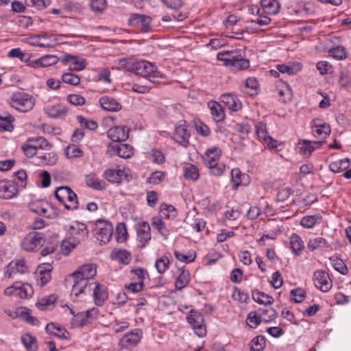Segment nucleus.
I'll return each mask as SVG.
<instances>
[{
	"label": "nucleus",
	"mask_w": 351,
	"mask_h": 351,
	"mask_svg": "<svg viewBox=\"0 0 351 351\" xmlns=\"http://www.w3.org/2000/svg\"><path fill=\"white\" fill-rule=\"evenodd\" d=\"M46 114L51 118L57 119L64 117L66 114V109L60 106H53L45 109Z\"/></svg>",
	"instance_id": "34"
},
{
	"label": "nucleus",
	"mask_w": 351,
	"mask_h": 351,
	"mask_svg": "<svg viewBox=\"0 0 351 351\" xmlns=\"http://www.w3.org/2000/svg\"><path fill=\"white\" fill-rule=\"evenodd\" d=\"M220 99L221 103L232 111L236 112L241 108V102L234 95L230 93L223 94L221 96Z\"/></svg>",
	"instance_id": "20"
},
{
	"label": "nucleus",
	"mask_w": 351,
	"mask_h": 351,
	"mask_svg": "<svg viewBox=\"0 0 351 351\" xmlns=\"http://www.w3.org/2000/svg\"><path fill=\"white\" fill-rule=\"evenodd\" d=\"M87 287L88 282H85L84 280H79L78 279H73L71 295L78 297L80 295L85 292Z\"/></svg>",
	"instance_id": "42"
},
{
	"label": "nucleus",
	"mask_w": 351,
	"mask_h": 351,
	"mask_svg": "<svg viewBox=\"0 0 351 351\" xmlns=\"http://www.w3.org/2000/svg\"><path fill=\"white\" fill-rule=\"evenodd\" d=\"M32 142L33 141L29 138L21 147L23 153L28 158L36 156L39 154L37 150H36Z\"/></svg>",
	"instance_id": "48"
},
{
	"label": "nucleus",
	"mask_w": 351,
	"mask_h": 351,
	"mask_svg": "<svg viewBox=\"0 0 351 351\" xmlns=\"http://www.w3.org/2000/svg\"><path fill=\"white\" fill-rule=\"evenodd\" d=\"M136 231L137 245L143 247L151 239L150 226L147 222L143 221L135 226Z\"/></svg>",
	"instance_id": "9"
},
{
	"label": "nucleus",
	"mask_w": 351,
	"mask_h": 351,
	"mask_svg": "<svg viewBox=\"0 0 351 351\" xmlns=\"http://www.w3.org/2000/svg\"><path fill=\"white\" fill-rule=\"evenodd\" d=\"M55 197L66 210H75L78 208L77 195L69 186L58 187L55 191Z\"/></svg>",
	"instance_id": "3"
},
{
	"label": "nucleus",
	"mask_w": 351,
	"mask_h": 351,
	"mask_svg": "<svg viewBox=\"0 0 351 351\" xmlns=\"http://www.w3.org/2000/svg\"><path fill=\"white\" fill-rule=\"evenodd\" d=\"M59 58L54 55H45L40 58L41 66L46 67L56 64Z\"/></svg>",
	"instance_id": "61"
},
{
	"label": "nucleus",
	"mask_w": 351,
	"mask_h": 351,
	"mask_svg": "<svg viewBox=\"0 0 351 351\" xmlns=\"http://www.w3.org/2000/svg\"><path fill=\"white\" fill-rule=\"evenodd\" d=\"M133 74L136 76H142L146 80V84L143 85L133 84V92L139 93H145L149 90L150 88L147 84V83L150 82L158 83L157 81L150 78H165V75L157 70L156 66L147 61L134 62L133 60Z\"/></svg>",
	"instance_id": "1"
},
{
	"label": "nucleus",
	"mask_w": 351,
	"mask_h": 351,
	"mask_svg": "<svg viewBox=\"0 0 351 351\" xmlns=\"http://www.w3.org/2000/svg\"><path fill=\"white\" fill-rule=\"evenodd\" d=\"M66 155L68 158H80L84 154L83 151L75 145H70L65 149Z\"/></svg>",
	"instance_id": "56"
},
{
	"label": "nucleus",
	"mask_w": 351,
	"mask_h": 351,
	"mask_svg": "<svg viewBox=\"0 0 351 351\" xmlns=\"http://www.w3.org/2000/svg\"><path fill=\"white\" fill-rule=\"evenodd\" d=\"M221 151L218 147L208 149L204 157V164L206 167H213L219 162Z\"/></svg>",
	"instance_id": "23"
},
{
	"label": "nucleus",
	"mask_w": 351,
	"mask_h": 351,
	"mask_svg": "<svg viewBox=\"0 0 351 351\" xmlns=\"http://www.w3.org/2000/svg\"><path fill=\"white\" fill-rule=\"evenodd\" d=\"M13 120V117L7 112L0 114V131L11 132L13 129V125H12Z\"/></svg>",
	"instance_id": "38"
},
{
	"label": "nucleus",
	"mask_w": 351,
	"mask_h": 351,
	"mask_svg": "<svg viewBox=\"0 0 351 351\" xmlns=\"http://www.w3.org/2000/svg\"><path fill=\"white\" fill-rule=\"evenodd\" d=\"M95 237L101 243H108L113 234V227L111 223L98 220L95 230Z\"/></svg>",
	"instance_id": "7"
},
{
	"label": "nucleus",
	"mask_w": 351,
	"mask_h": 351,
	"mask_svg": "<svg viewBox=\"0 0 351 351\" xmlns=\"http://www.w3.org/2000/svg\"><path fill=\"white\" fill-rule=\"evenodd\" d=\"M45 330L47 333L56 336L60 339H68L66 335V334H69L66 330L57 324L52 322L47 324Z\"/></svg>",
	"instance_id": "28"
},
{
	"label": "nucleus",
	"mask_w": 351,
	"mask_h": 351,
	"mask_svg": "<svg viewBox=\"0 0 351 351\" xmlns=\"http://www.w3.org/2000/svg\"><path fill=\"white\" fill-rule=\"evenodd\" d=\"M252 298L255 302L261 304H271L274 302L271 296L258 290L252 291Z\"/></svg>",
	"instance_id": "37"
},
{
	"label": "nucleus",
	"mask_w": 351,
	"mask_h": 351,
	"mask_svg": "<svg viewBox=\"0 0 351 351\" xmlns=\"http://www.w3.org/2000/svg\"><path fill=\"white\" fill-rule=\"evenodd\" d=\"M14 184H20L21 186L25 187L26 185L27 174L26 172L21 169L14 173Z\"/></svg>",
	"instance_id": "64"
},
{
	"label": "nucleus",
	"mask_w": 351,
	"mask_h": 351,
	"mask_svg": "<svg viewBox=\"0 0 351 351\" xmlns=\"http://www.w3.org/2000/svg\"><path fill=\"white\" fill-rule=\"evenodd\" d=\"M188 322L192 326L195 333L199 337H203L206 334V326L204 324V317L201 313L192 309L187 316Z\"/></svg>",
	"instance_id": "6"
},
{
	"label": "nucleus",
	"mask_w": 351,
	"mask_h": 351,
	"mask_svg": "<svg viewBox=\"0 0 351 351\" xmlns=\"http://www.w3.org/2000/svg\"><path fill=\"white\" fill-rule=\"evenodd\" d=\"M245 177L244 174H242L239 169H233L231 171L232 181L234 184L232 189L237 190L239 186L241 184V178Z\"/></svg>",
	"instance_id": "59"
},
{
	"label": "nucleus",
	"mask_w": 351,
	"mask_h": 351,
	"mask_svg": "<svg viewBox=\"0 0 351 351\" xmlns=\"http://www.w3.org/2000/svg\"><path fill=\"white\" fill-rule=\"evenodd\" d=\"M261 322L262 319L256 312H250L247 315L246 322L250 328H256Z\"/></svg>",
	"instance_id": "58"
},
{
	"label": "nucleus",
	"mask_w": 351,
	"mask_h": 351,
	"mask_svg": "<svg viewBox=\"0 0 351 351\" xmlns=\"http://www.w3.org/2000/svg\"><path fill=\"white\" fill-rule=\"evenodd\" d=\"M261 315L265 316L262 319L264 322H269L275 319L278 317V313L273 308H269L262 311Z\"/></svg>",
	"instance_id": "62"
},
{
	"label": "nucleus",
	"mask_w": 351,
	"mask_h": 351,
	"mask_svg": "<svg viewBox=\"0 0 351 351\" xmlns=\"http://www.w3.org/2000/svg\"><path fill=\"white\" fill-rule=\"evenodd\" d=\"M209 106L213 117L216 122H219L224 119L225 114L220 104L217 102H213L211 105L209 104Z\"/></svg>",
	"instance_id": "41"
},
{
	"label": "nucleus",
	"mask_w": 351,
	"mask_h": 351,
	"mask_svg": "<svg viewBox=\"0 0 351 351\" xmlns=\"http://www.w3.org/2000/svg\"><path fill=\"white\" fill-rule=\"evenodd\" d=\"M189 273L183 270L176 278L175 286L176 289L181 290L189 282Z\"/></svg>",
	"instance_id": "46"
},
{
	"label": "nucleus",
	"mask_w": 351,
	"mask_h": 351,
	"mask_svg": "<svg viewBox=\"0 0 351 351\" xmlns=\"http://www.w3.org/2000/svg\"><path fill=\"white\" fill-rule=\"evenodd\" d=\"M10 104L17 110L25 112L33 108L34 99L27 93L16 92L12 95Z\"/></svg>",
	"instance_id": "5"
},
{
	"label": "nucleus",
	"mask_w": 351,
	"mask_h": 351,
	"mask_svg": "<svg viewBox=\"0 0 351 351\" xmlns=\"http://www.w3.org/2000/svg\"><path fill=\"white\" fill-rule=\"evenodd\" d=\"M22 341L28 351H36V339L30 334L26 333L22 337Z\"/></svg>",
	"instance_id": "47"
},
{
	"label": "nucleus",
	"mask_w": 351,
	"mask_h": 351,
	"mask_svg": "<svg viewBox=\"0 0 351 351\" xmlns=\"http://www.w3.org/2000/svg\"><path fill=\"white\" fill-rule=\"evenodd\" d=\"M32 294L33 289L30 285L24 284L23 285H19V283L18 284L16 296H19L21 298H27L31 297Z\"/></svg>",
	"instance_id": "51"
},
{
	"label": "nucleus",
	"mask_w": 351,
	"mask_h": 351,
	"mask_svg": "<svg viewBox=\"0 0 351 351\" xmlns=\"http://www.w3.org/2000/svg\"><path fill=\"white\" fill-rule=\"evenodd\" d=\"M76 119L81 126L89 130H94L98 127V124L95 121L87 119L82 115L77 116Z\"/></svg>",
	"instance_id": "50"
},
{
	"label": "nucleus",
	"mask_w": 351,
	"mask_h": 351,
	"mask_svg": "<svg viewBox=\"0 0 351 351\" xmlns=\"http://www.w3.org/2000/svg\"><path fill=\"white\" fill-rule=\"evenodd\" d=\"M69 232L75 240L77 241V243L86 239L88 235L86 225L79 221L74 222L70 226Z\"/></svg>",
	"instance_id": "15"
},
{
	"label": "nucleus",
	"mask_w": 351,
	"mask_h": 351,
	"mask_svg": "<svg viewBox=\"0 0 351 351\" xmlns=\"http://www.w3.org/2000/svg\"><path fill=\"white\" fill-rule=\"evenodd\" d=\"M96 273L97 270L95 265L85 264L73 272L71 277L79 280H84L85 282H88V279L93 278L96 275Z\"/></svg>",
	"instance_id": "10"
},
{
	"label": "nucleus",
	"mask_w": 351,
	"mask_h": 351,
	"mask_svg": "<svg viewBox=\"0 0 351 351\" xmlns=\"http://www.w3.org/2000/svg\"><path fill=\"white\" fill-rule=\"evenodd\" d=\"M350 162L351 161L349 158H344L337 161H334L329 165V169L331 171L335 173H341L349 168Z\"/></svg>",
	"instance_id": "32"
},
{
	"label": "nucleus",
	"mask_w": 351,
	"mask_h": 351,
	"mask_svg": "<svg viewBox=\"0 0 351 351\" xmlns=\"http://www.w3.org/2000/svg\"><path fill=\"white\" fill-rule=\"evenodd\" d=\"M107 152L112 156L117 154L123 158H130L132 156V147L129 144L110 143L108 145Z\"/></svg>",
	"instance_id": "11"
},
{
	"label": "nucleus",
	"mask_w": 351,
	"mask_h": 351,
	"mask_svg": "<svg viewBox=\"0 0 351 351\" xmlns=\"http://www.w3.org/2000/svg\"><path fill=\"white\" fill-rule=\"evenodd\" d=\"M52 269V266L49 263L43 264L38 267L37 277L38 280L40 281V286H45L51 280Z\"/></svg>",
	"instance_id": "21"
},
{
	"label": "nucleus",
	"mask_w": 351,
	"mask_h": 351,
	"mask_svg": "<svg viewBox=\"0 0 351 351\" xmlns=\"http://www.w3.org/2000/svg\"><path fill=\"white\" fill-rule=\"evenodd\" d=\"M57 297L54 294L44 297L36 303V306L40 311L49 310L50 306L55 304Z\"/></svg>",
	"instance_id": "35"
},
{
	"label": "nucleus",
	"mask_w": 351,
	"mask_h": 351,
	"mask_svg": "<svg viewBox=\"0 0 351 351\" xmlns=\"http://www.w3.org/2000/svg\"><path fill=\"white\" fill-rule=\"evenodd\" d=\"M32 140L33 145L35 147L36 150L43 149L48 151L51 148V144L47 141V139L42 136H38L35 138H29Z\"/></svg>",
	"instance_id": "44"
},
{
	"label": "nucleus",
	"mask_w": 351,
	"mask_h": 351,
	"mask_svg": "<svg viewBox=\"0 0 351 351\" xmlns=\"http://www.w3.org/2000/svg\"><path fill=\"white\" fill-rule=\"evenodd\" d=\"M313 281L315 286L323 292H328L332 286L329 274L323 270L315 271Z\"/></svg>",
	"instance_id": "8"
},
{
	"label": "nucleus",
	"mask_w": 351,
	"mask_h": 351,
	"mask_svg": "<svg viewBox=\"0 0 351 351\" xmlns=\"http://www.w3.org/2000/svg\"><path fill=\"white\" fill-rule=\"evenodd\" d=\"M130 129L124 126H116L108 130V136L113 141L117 143L124 141L129 137Z\"/></svg>",
	"instance_id": "14"
},
{
	"label": "nucleus",
	"mask_w": 351,
	"mask_h": 351,
	"mask_svg": "<svg viewBox=\"0 0 351 351\" xmlns=\"http://www.w3.org/2000/svg\"><path fill=\"white\" fill-rule=\"evenodd\" d=\"M321 219V217L317 215H308L302 218L300 224L302 226L306 228H311L315 224Z\"/></svg>",
	"instance_id": "55"
},
{
	"label": "nucleus",
	"mask_w": 351,
	"mask_h": 351,
	"mask_svg": "<svg viewBox=\"0 0 351 351\" xmlns=\"http://www.w3.org/2000/svg\"><path fill=\"white\" fill-rule=\"evenodd\" d=\"M18 189L13 182L7 180L0 181V198L9 199L15 197Z\"/></svg>",
	"instance_id": "17"
},
{
	"label": "nucleus",
	"mask_w": 351,
	"mask_h": 351,
	"mask_svg": "<svg viewBox=\"0 0 351 351\" xmlns=\"http://www.w3.org/2000/svg\"><path fill=\"white\" fill-rule=\"evenodd\" d=\"M119 351H132V332H129L120 340Z\"/></svg>",
	"instance_id": "54"
},
{
	"label": "nucleus",
	"mask_w": 351,
	"mask_h": 351,
	"mask_svg": "<svg viewBox=\"0 0 351 351\" xmlns=\"http://www.w3.org/2000/svg\"><path fill=\"white\" fill-rule=\"evenodd\" d=\"M93 297L97 306H101L108 298V292L100 284L97 283L93 290Z\"/></svg>",
	"instance_id": "29"
},
{
	"label": "nucleus",
	"mask_w": 351,
	"mask_h": 351,
	"mask_svg": "<svg viewBox=\"0 0 351 351\" xmlns=\"http://www.w3.org/2000/svg\"><path fill=\"white\" fill-rule=\"evenodd\" d=\"M25 3L26 6L33 7L38 10H41L49 5L50 0H25Z\"/></svg>",
	"instance_id": "53"
},
{
	"label": "nucleus",
	"mask_w": 351,
	"mask_h": 351,
	"mask_svg": "<svg viewBox=\"0 0 351 351\" xmlns=\"http://www.w3.org/2000/svg\"><path fill=\"white\" fill-rule=\"evenodd\" d=\"M45 241L44 234L32 231L24 237L21 243V247L27 252H36L44 244Z\"/></svg>",
	"instance_id": "4"
},
{
	"label": "nucleus",
	"mask_w": 351,
	"mask_h": 351,
	"mask_svg": "<svg viewBox=\"0 0 351 351\" xmlns=\"http://www.w3.org/2000/svg\"><path fill=\"white\" fill-rule=\"evenodd\" d=\"M61 62L65 65L69 64V70L71 71H80L86 67V62L84 59L71 54L65 55Z\"/></svg>",
	"instance_id": "13"
},
{
	"label": "nucleus",
	"mask_w": 351,
	"mask_h": 351,
	"mask_svg": "<svg viewBox=\"0 0 351 351\" xmlns=\"http://www.w3.org/2000/svg\"><path fill=\"white\" fill-rule=\"evenodd\" d=\"M217 59L234 71L245 70L250 66V61L245 58V52L241 49L219 52Z\"/></svg>",
	"instance_id": "2"
},
{
	"label": "nucleus",
	"mask_w": 351,
	"mask_h": 351,
	"mask_svg": "<svg viewBox=\"0 0 351 351\" xmlns=\"http://www.w3.org/2000/svg\"><path fill=\"white\" fill-rule=\"evenodd\" d=\"M276 69L282 74H288L289 75H295L302 69V65L300 63L289 64H278Z\"/></svg>",
	"instance_id": "33"
},
{
	"label": "nucleus",
	"mask_w": 351,
	"mask_h": 351,
	"mask_svg": "<svg viewBox=\"0 0 351 351\" xmlns=\"http://www.w3.org/2000/svg\"><path fill=\"white\" fill-rule=\"evenodd\" d=\"M116 240L118 243L124 242L128 236L126 226L124 223H119L115 229Z\"/></svg>",
	"instance_id": "45"
},
{
	"label": "nucleus",
	"mask_w": 351,
	"mask_h": 351,
	"mask_svg": "<svg viewBox=\"0 0 351 351\" xmlns=\"http://www.w3.org/2000/svg\"><path fill=\"white\" fill-rule=\"evenodd\" d=\"M152 226L156 228L158 232L164 237L167 238L169 234V230L165 226V223L162 219L159 217H155L152 219Z\"/></svg>",
	"instance_id": "43"
},
{
	"label": "nucleus",
	"mask_w": 351,
	"mask_h": 351,
	"mask_svg": "<svg viewBox=\"0 0 351 351\" xmlns=\"http://www.w3.org/2000/svg\"><path fill=\"white\" fill-rule=\"evenodd\" d=\"M265 347V339L262 335L255 337L251 341V351H263Z\"/></svg>",
	"instance_id": "49"
},
{
	"label": "nucleus",
	"mask_w": 351,
	"mask_h": 351,
	"mask_svg": "<svg viewBox=\"0 0 351 351\" xmlns=\"http://www.w3.org/2000/svg\"><path fill=\"white\" fill-rule=\"evenodd\" d=\"M62 81L70 85L77 86L80 83V78L77 75L68 72L62 74Z\"/></svg>",
	"instance_id": "52"
},
{
	"label": "nucleus",
	"mask_w": 351,
	"mask_h": 351,
	"mask_svg": "<svg viewBox=\"0 0 351 351\" xmlns=\"http://www.w3.org/2000/svg\"><path fill=\"white\" fill-rule=\"evenodd\" d=\"M110 258L112 260L117 261L121 264H129L131 261L130 252L126 250L114 249L111 252Z\"/></svg>",
	"instance_id": "26"
},
{
	"label": "nucleus",
	"mask_w": 351,
	"mask_h": 351,
	"mask_svg": "<svg viewBox=\"0 0 351 351\" xmlns=\"http://www.w3.org/2000/svg\"><path fill=\"white\" fill-rule=\"evenodd\" d=\"M99 104L104 110L110 112H117L121 108L119 102L108 96L101 97L99 99Z\"/></svg>",
	"instance_id": "25"
},
{
	"label": "nucleus",
	"mask_w": 351,
	"mask_h": 351,
	"mask_svg": "<svg viewBox=\"0 0 351 351\" xmlns=\"http://www.w3.org/2000/svg\"><path fill=\"white\" fill-rule=\"evenodd\" d=\"M36 159L38 160V165H53L56 163L58 160L57 156L53 152H45V153H39L36 156Z\"/></svg>",
	"instance_id": "30"
},
{
	"label": "nucleus",
	"mask_w": 351,
	"mask_h": 351,
	"mask_svg": "<svg viewBox=\"0 0 351 351\" xmlns=\"http://www.w3.org/2000/svg\"><path fill=\"white\" fill-rule=\"evenodd\" d=\"M330 133V127L320 119L313 121L312 134L314 136L325 139Z\"/></svg>",
	"instance_id": "12"
},
{
	"label": "nucleus",
	"mask_w": 351,
	"mask_h": 351,
	"mask_svg": "<svg viewBox=\"0 0 351 351\" xmlns=\"http://www.w3.org/2000/svg\"><path fill=\"white\" fill-rule=\"evenodd\" d=\"M290 245L292 251L295 254H300L304 249V243L302 239L296 234H293L290 237Z\"/></svg>",
	"instance_id": "40"
},
{
	"label": "nucleus",
	"mask_w": 351,
	"mask_h": 351,
	"mask_svg": "<svg viewBox=\"0 0 351 351\" xmlns=\"http://www.w3.org/2000/svg\"><path fill=\"white\" fill-rule=\"evenodd\" d=\"M256 134L259 139L267 141V138L270 136L266 129V124L261 122L256 125Z\"/></svg>",
	"instance_id": "63"
},
{
	"label": "nucleus",
	"mask_w": 351,
	"mask_h": 351,
	"mask_svg": "<svg viewBox=\"0 0 351 351\" xmlns=\"http://www.w3.org/2000/svg\"><path fill=\"white\" fill-rule=\"evenodd\" d=\"M261 8L267 14H276L280 10V4L276 0H261Z\"/></svg>",
	"instance_id": "27"
},
{
	"label": "nucleus",
	"mask_w": 351,
	"mask_h": 351,
	"mask_svg": "<svg viewBox=\"0 0 351 351\" xmlns=\"http://www.w3.org/2000/svg\"><path fill=\"white\" fill-rule=\"evenodd\" d=\"M324 143L322 141H309L306 140H303L302 141L301 146L300 147V153L305 157H308L311 156L312 152L322 146Z\"/></svg>",
	"instance_id": "24"
},
{
	"label": "nucleus",
	"mask_w": 351,
	"mask_h": 351,
	"mask_svg": "<svg viewBox=\"0 0 351 351\" xmlns=\"http://www.w3.org/2000/svg\"><path fill=\"white\" fill-rule=\"evenodd\" d=\"M107 5L106 0H91L90 7L92 11L100 13L105 10Z\"/></svg>",
	"instance_id": "60"
},
{
	"label": "nucleus",
	"mask_w": 351,
	"mask_h": 351,
	"mask_svg": "<svg viewBox=\"0 0 351 351\" xmlns=\"http://www.w3.org/2000/svg\"><path fill=\"white\" fill-rule=\"evenodd\" d=\"M105 178L112 183H120L123 178L129 181L128 175L120 169H109L104 172Z\"/></svg>",
	"instance_id": "22"
},
{
	"label": "nucleus",
	"mask_w": 351,
	"mask_h": 351,
	"mask_svg": "<svg viewBox=\"0 0 351 351\" xmlns=\"http://www.w3.org/2000/svg\"><path fill=\"white\" fill-rule=\"evenodd\" d=\"M328 247L329 244L326 240L322 237L312 238L308 241L307 243V247L311 251Z\"/></svg>",
	"instance_id": "36"
},
{
	"label": "nucleus",
	"mask_w": 351,
	"mask_h": 351,
	"mask_svg": "<svg viewBox=\"0 0 351 351\" xmlns=\"http://www.w3.org/2000/svg\"><path fill=\"white\" fill-rule=\"evenodd\" d=\"M169 260L167 256H162L157 259L155 263V267L159 274H163L168 268Z\"/></svg>",
	"instance_id": "57"
},
{
	"label": "nucleus",
	"mask_w": 351,
	"mask_h": 351,
	"mask_svg": "<svg viewBox=\"0 0 351 351\" xmlns=\"http://www.w3.org/2000/svg\"><path fill=\"white\" fill-rule=\"evenodd\" d=\"M97 316V311L95 308L80 312L75 315L74 322L77 326H83L89 323L90 319H95Z\"/></svg>",
	"instance_id": "19"
},
{
	"label": "nucleus",
	"mask_w": 351,
	"mask_h": 351,
	"mask_svg": "<svg viewBox=\"0 0 351 351\" xmlns=\"http://www.w3.org/2000/svg\"><path fill=\"white\" fill-rule=\"evenodd\" d=\"M152 18L145 14L133 13V25L143 32L151 29Z\"/></svg>",
	"instance_id": "18"
},
{
	"label": "nucleus",
	"mask_w": 351,
	"mask_h": 351,
	"mask_svg": "<svg viewBox=\"0 0 351 351\" xmlns=\"http://www.w3.org/2000/svg\"><path fill=\"white\" fill-rule=\"evenodd\" d=\"M190 132L187 130V127L184 124L176 126L173 133V139L183 147H186L189 143Z\"/></svg>",
	"instance_id": "16"
},
{
	"label": "nucleus",
	"mask_w": 351,
	"mask_h": 351,
	"mask_svg": "<svg viewBox=\"0 0 351 351\" xmlns=\"http://www.w3.org/2000/svg\"><path fill=\"white\" fill-rule=\"evenodd\" d=\"M85 181L87 186L96 190L101 191L106 187L105 182L99 179L95 173L87 175L85 178Z\"/></svg>",
	"instance_id": "31"
},
{
	"label": "nucleus",
	"mask_w": 351,
	"mask_h": 351,
	"mask_svg": "<svg viewBox=\"0 0 351 351\" xmlns=\"http://www.w3.org/2000/svg\"><path fill=\"white\" fill-rule=\"evenodd\" d=\"M184 176L186 180H197L199 176L197 167L192 164H186L184 167Z\"/></svg>",
	"instance_id": "39"
}]
</instances>
